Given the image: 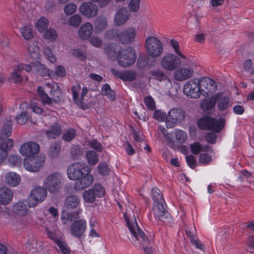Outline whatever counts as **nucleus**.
I'll use <instances>...</instances> for the list:
<instances>
[{
	"label": "nucleus",
	"mask_w": 254,
	"mask_h": 254,
	"mask_svg": "<svg viewBox=\"0 0 254 254\" xmlns=\"http://www.w3.org/2000/svg\"><path fill=\"white\" fill-rule=\"evenodd\" d=\"M67 174L70 180L76 181L74 189L77 191L88 188L93 182L94 178L89 173L88 166L82 162H76L70 164L67 169Z\"/></svg>",
	"instance_id": "nucleus-1"
},
{
	"label": "nucleus",
	"mask_w": 254,
	"mask_h": 254,
	"mask_svg": "<svg viewBox=\"0 0 254 254\" xmlns=\"http://www.w3.org/2000/svg\"><path fill=\"white\" fill-rule=\"evenodd\" d=\"M126 222L131 234L134 238L139 241L141 239V243L144 254H153V251L151 247V242L147 237L145 233L139 228L135 217L133 213L128 215L124 213Z\"/></svg>",
	"instance_id": "nucleus-2"
},
{
	"label": "nucleus",
	"mask_w": 254,
	"mask_h": 254,
	"mask_svg": "<svg viewBox=\"0 0 254 254\" xmlns=\"http://www.w3.org/2000/svg\"><path fill=\"white\" fill-rule=\"evenodd\" d=\"M32 68L36 70L39 75L44 77H50L51 75V73L53 72L39 62L33 63L32 65L20 64L17 65V68L11 73V77L14 82L19 83L21 82L22 80L23 71L30 72L32 70Z\"/></svg>",
	"instance_id": "nucleus-3"
},
{
	"label": "nucleus",
	"mask_w": 254,
	"mask_h": 254,
	"mask_svg": "<svg viewBox=\"0 0 254 254\" xmlns=\"http://www.w3.org/2000/svg\"><path fill=\"white\" fill-rule=\"evenodd\" d=\"M64 183V178L59 172H54L44 181V186L51 193H57L60 191Z\"/></svg>",
	"instance_id": "nucleus-4"
},
{
	"label": "nucleus",
	"mask_w": 254,
	"mask_h": 254,
	"mask_svg": "<svg viewBox=\"0 0 254 254\" xmlns=\"http://www.w3.org/2000/svg\"><path fill=\"white\" fill-rule=\"evenodd\" d=\"M224 119L216 120L209 117L202 118L197 122V125L201 129H209L219 132L224 127Z\"/></svg>",
	"instance_id": "nucleus-5"
},
{
	"label": "nucleus",
	"mask_w": 254,
	"mask_h": 254,
	"mask_svg": "<svg viewBox=\"0 0 254 254\" xmlns=\"http://www.w3.org/2000/svg\"><path fill=\"white\" fill-rule=\"evenodd\" d=\"M145 47L147 53L153 58L160 56L163 51L162 43L154 36H149L146 38Z\"/></svg>",
	"instance_id": "nucleus-6"
},
{
	"label": "nucleus",
	"mask_w": 254,
	"mask_h": 254,
	"mask_svg": "<svg viewBox=\"0 0 254 254\" xmlns=\"http://www.w3.org/2000/svg\"><path fill=\"white\" fill-rule=\"evenodd\" d=\"M134 50L131 47L122 49L118 52L117 60L120 65L126 67L132 64L135 61Z\"/></svg>",
	"instance_id": "nucleus-7"
},
{
	"label": "nucleus",
	"mask_w": 254,
	"mask_h": 254,
	"mask_svg": "<svg viewBox=\"0 0 254 254\" xmlns=\"http://www.w3.org/2000/svg\"><path fill=\"white\" fill-rule=\"evenodd\" d=\"M185 112L181 108H173L168 113L166 126L168 128L174 127L185 119Z\"/></svg>",
	"instance_id": "nucleus-8"
},
{
	"label": "nucleus",
	"mask_w": 254,
	"mask_h": 254,
	"mask_svg": "<svg viewBox=\"0 0 254 254\" xmlns=\"http://www.w3.org/2000/svg\"><path fill=\"white\" fill-rule=\"evenodd\" d=\"M162 67L168 71H174L182 65L180 59L173 54L167 53L160 61Z\"/></svg>",
	"instance_id": "nucleus-9"
},
{
	"label": "nucleus",
	"mask_w": 254,
	"mask_h": 254,
	"mask_svg": "<svg viewBox=\"0 0 254 254\" xmlns=\"http://www.w3.org/2000/svg\"><path fill=\"white\" fill-rule=\"evenodd\" d=\"M46 188L37 187L33 189L28 198V205L29 207H35L39 203L43 201L47 195Z\"/></svg>",
	"instance_id": "nucleus-10"
},
{
	"label": "nucleus",
	"mask_w": 254,
	"mask_h": 254,
	"mask_svg": "<svg viewBox=\"0 0 254 254\" xmlns=\"http://www.w3.org/2000/svg\"><path fill=\"white\" fill-rule=\"evenodd\" d=\"M198 79L189 80L185 83L183 88L184 94L191 98H198L201 94Z\"/></svg>",
	"instance_id": "nucleus-11"
},
{
	"label": "nucleus",
	"mask_w": 254,
	"mask_h": 254,
	"mask_svg": "<svg viewBox=\"0 0 254 254\" xmlns=\"http://www.w3.org/2000/svg\"><path fill=\"white\" fill-rule=\"evenodd\" d=\"M45 163V160L42 157H30L26 158L23 161V165L25 168L31 172H37L43 166Z\"/></svg>",
	"instance_id": "nucleus-12"
},
{
	"label": "nucleus",
	"mask_w": 254,
	"mask_h": 254,
	"mask_svg": "<svg viewBox=\"0 0 254 254\" xmlns=\"http://www.w3.org/2000/svg\"><path fill=\"white\" fill-rule=\"evenodd\" d=\"M198 81L201 94H211L216 90V83L213 80L203 77L198 79Z\"/></svg>",
	"instance_id": "nucleus-13"
},
{
	"label": "nucleus",
	"mask_w": 254,
	"mask_h": 254,
	"mask_svg": "<svg viewBox=\"0 0 254 254\" xmlns=\"http://www.w3.org/2000/svg\"><path fill=\"white\" fill-rule=\"evenodd\" d=\"M39 150V145L33 141H28L23 143L19 149L20 154L28 158L38 153Z\"/></svg>",
	"instance_id": "nucleus-14"
},
{
	"label": "nucleus",
	"mask_w": 254,
	"mask_h": 254,
	"mask_svg": "<svg viewBox=\"0 0 254 254\" xmlns=\"http://www.w3.org/2000/svg\"><path fill=\"white\" fill-rule=\"evenodd\" d=\"M136 30L133 27H128L120 30L119 42L122 44H129L135 41Z\"/></svg>",
	"instance_id": "nucleus-15"
},
{
	"label": "nucleus",
	"mask_w": 254,
	"mask_h": 254,
	"mask_svg": "<svg viewBox=\"0 0 254 254\" xmlns=\"http://www.w3.org/2000/svg\"><path fill=\"white\" fill-rule=\"evenodd\" d=\"M164 202H160L155 203L154 206V211L155 215L156 218H158L160 221L164 222H169L171 220V217L165 208L164 205Z\"/></svg>",
	"instance_id": "nucleus-16"
},
{
	"label": "nucleus",
	"mask_w": 254,
	"mask_h": 254,
	"mask_svg": "<svg viewBox=\"0 0 254 254\" xmlns=\"http://www.w3.org/2000/svg\"><path fill=\"white\" fill-rule=\"evenodd\" d=\"M86 225V221L83 219L75 220L70 227L71 234L76 238H81L84 234Z\"/></svg>",
	"instance_id": "nucleus-17"
},
{
	"label": "nucleus",
	"mask_w": 254,
	"mask_h": 254,
	"mask_svg": "<svg viewBox=\"0 0 254 254\" xmlns=\"http://www.w3.org/2000/svg\"><path fill=\"white\" fill-rule=\"evenodd\" d=\"M79 10L82 14L87 18L95 17L98 12L97 6L91 2L82 3L79 7Z\"/></svg>",
	"instance_id": "nucleus-18"
},
{
	"label": "nucleus",
	"mask_w": 254,
	"mask_h": 254,
	"mask_svg": "<svg viewBox=\"0 0 254 254\" xmlns=\"http://www.w3.org/2000/svg\"><path fill=\"white\" fill-rule=\"evenodd\" d=\"M130 13L127 8L122 7L116 13L114 17L116 26H123L130 17Z\"/></svg>",
	"instance_id": "nucleus-19"
},
{
	"label": "nucleus",
	"mask_w": 254,
	"mask_h": 254,
	"mask_svg": "<svg viewBox=\"0 0 254 254\" xmlns=\"http://www.w3.org/2000/svg\"><path fill=\"white\" fill-rule=\"evenodd\" d=\"M110 71L114 76L124 81H132L134 80L136 77V74L133 71H120L115 68H112Z\"/></svg>",
	"instance_id": "nucleus-20"
},
{
	"label": "nucleus",
	"mask_w": 254,
	"mask_h": 254,
	"mask_svg": "<svg viewBox=\"0 0 254 254\" xmlns=\"http://www.w3.org/2000/svg\"><path fill=\"white\" fill-rule=\"evenodd\" d=\"M80 86H78L77 88L75 86H72L71 88V93L73 95V101L78 105L80 108L85 109L84 107V103L83 102V99L84 97L87 94L88 92V89L87 87H83L81 93V99H79L78 98V89H80Z\"/></svg>",
	"instance_id": "nucleus-21"
},
{
	"label": "nucleus",
	"mask_w": 254,
	"mask_h": 254,
	"mask_svg": "<svg viewBox=\"0 0 254 254\" xmlns=\"http://www.w3.org/2000/svg\"><path fill=\"white\" fill-rule=\"evenodd\" d=\"M193 70L190 68H180L174 73V78L179 81L187 80L191 77Z\"/></svg>",
	"instance_id": "nucleus-22"
},
{
	"label": "nucleus",
	"mask_w": 254,
	"mask_h": 254,
	"mask_svg": "<svg viewBox=\"0 0 254 254\" xmlns=\"http://www.w3.org/2000/svg\"><path fill=\"white\" fill-rule=\"evenodd\" d=\"M214 98L215 102L217 103V107L220 111H225L229 107L230 100L228 97L222 96L221 93H218L215 95Z\"/></svg>",
	"instance_id": "nucleus-23"
},
{
	"label": "nucleus",
	"mask_w": 254,
	"mask_h": 254,
	"mask_svg": "<svg viewBox=\"0 0 254 254\" xmlns=\"http://www.w3.org/2000/svg\"><path fill=\"white\" fill-rule=\"evenodd\" d=\"M48 86L51 88L50 95L52 98L51 104L53 102L57 103L62 99V90L60 89L59 85L57 83H48Z\"/></svg>",
	"instance_id": "nucleus-24"
},
{
	"label": "nucleus",
	"mask_w": 254,
	"mask_h": 254,
	"mask_svg": "<svg viewBox=\"0 0 254 254\" xmlns=\"http://www.w3.org/2000/svg\"><path fill=\"white\" fill-rule=\"evenodd\" d=\"M12 198L13 193L9 189L6 187L0 188V204H9Z\"/></svg>",
	"instance_id": "nucleus-25"
},
{
	"label": "nucleus",
	"mask_w": 254,
	"mask_h": 254,
	"mask_svg": "<svg viewBox=\"0 0 254 254\" xmlns=\"http://www.w3.org/2000/svg\"><path fill=\"white\" fill-rule=\"evenodd\" d=\"M150 75L152 79L158 81H167L170 85L171 81L169 79L166 71L162 69H155L150 71Z\"/></svg>",
	"instance_id": "nucleus-26"
},
{
	"label": "nucleus",
	"mask_w": 254,
	"mask_h": 254,
	"mask_svg": "<svg viewBox=\"0 0 254 254\" xmlns=\"http://www.w3.org/2000/svg\"><path fill=\"white\" fill-rule=\"evenodd\" d=\"M62 133V127L57 123L51 124L46 130V136L50 138H56Z\"/></svg>",
	"instance_id": "nucleus-27"
},
{
	"label": "nucleus",
	"mask_w": 254,
	"mask_h": 254,
	"mask_svg": "<svg viewBox=\"0 0 254 254\" xmlns=\"http://www.w3.org/2000/svg\"><path fill=\"white\" fill-rule=\"evenodd\" d=\"M93 26L90 23L86 22L83 24L78 31L79 37L82 39H87L93 33Z\"/></svg>",
	"instance_id": "nucleus-28"
},
{
	"label": "nucleus",
	"mask_w": 254,
	"mask_h": 254,
	"mask_svg": "<svg viewBox=\"0 0 254 254\" xmlns=\"http://www.w3.org/2000/svg\"><path fill=\"white\" fill-rule=\"evenodd\" d=\"M6 183L11 187H15L18 185L21 181L20 176L13 172H8L5 176Z\"/></svg>",
	"instance_id": "nucleus-29"
},
{
	"label": "nucleus",
	"mask_w": 254,
	"mask_h": 254,
	"mask_svg": "<svg viewBox=\"0 0 254 254\" xmlns=\"http://www.w3.org/2000/svg\"><path fill=\"white\" fill-rule=\"evenodd\" d=\"M107 26L106 17L104 16H99L95 20L94 27L96 33L100 32L106 29Z\"/></svg>",
	"instance_id": "nucleus-30"
},
{
	"label": "nucleus",
	"mask_w": 254,
	"mask_h": 254,
	"mask_svg": "<svg viewBox=\"0 0 254 254\" xmlns=\"http://www.w3.org/2000/svg\"><path fill=\"white\" fill-rule=\"evenodd\" d=\"M79 198L75 195H69L65 200V205L68 208L74 209L79 205Z\"/></svg>",
	"instance_id": "nucleus-31"
},
{
	"label": "nucleus",
	"mask_w": 254,
	"mask_h": 254,
	"mask_svg": "<svg viewBox=\"0 0 254 254\" xmlns=\"http://www.w3.org/2000/svg\"><path fill=\"white\" fill-rule=\"evenodd\" d=\"M116 45L111 44L108 45L104 49V52L108 59L111 61L117 59Z\"/></svg>",
	"instance_id": "nucleus-32"
},
{
	"label": "nucleus",
	"mask_w": 254,
	"mask_h": 254,
	"mask_svg": "<svg viewBox=\"0 0 254 254\" xmlns=\"http://www.w3.org/2000/svg\"><path fill=\"white\" fill-rule=\"evenodd\" d=\"M28 50L31 58L33 60H38L40 57L39 47L34 43H30Z\"/></svg>",
	"instance_id": "nucleus-33"
},
{
	"label": "nucleus",
	"mask_w": 254,
	"mask_h": 254,
	"mask_svg": "<svg viewBox=\"0 0 254 254\" xmlns=\"http://www.w3.org/2000/svg\"><path fill=\"white\" fill-rule=\"evenodd\" d=\"M61 145L57 142L52 144L49 148L48 155L51 159L57 158L61 152Z\"/></svg>",
	"instance_id": "nucleus-34"
},
{
	"label": "nucleus",
	"mask_w": 254,
	"mask_h": 254,
	"mask_svg": "<svg viewBox=\"0 0 254 254\" xmlns=\"http://www.w3.org/2000/svg\"><path fill=\"white\" fill-rule=\"evenodd\" d=\"M101 94L108 97L112 101H114L116 99V94L115 92L112 90L110 86L108 84L103 85L101 89Z\"/></svg>",
	"instance_id": "nucleus-35"
},
{
	"label": "nucleus",
	"mask_w": 254,
	"mask_h": 254,
	"mask_svg": "<svg viewBox=\"0 0 254 254\" xmlns=\"http://www.w3.org/2000/svg\"><path fill=\"white\" fill-rule=\"evenodd\" d=\"M82 196L85 202L91 203L95 200L97 196L94 190L89 189L83 192Z\"/></svg>",
	"instance_id": "nucleus-36"
},
{
	"label": "nucleus",
	"mask_w": 254,
	"mask_h": 254,
	"mask_svg": "<svg viewBox=\"0 0 254 254\" xmlns=\"http://www.w3.org/2000/svg\"><path fill=\"white\" fill-rule=\"evenodd\" d=\"M37 93L40 98L42 102L44 104L51 105V98L48 96L47 94L45 91L44 88L42 86H39L37 88Z\"/></svg>",
	"instance_id": "nucleus-37"
},
{
	"label": "nucleus",
	"mask_w": 254,
	"mask_h": 254,
	"mask_svg": "<svg viewBox=\"0 0 254 254\" xmlns=\"http://www.w3.org/2000/svg\"><path fill=\"white\" fill-rule=\"evenodd\" d=\"M13 211L20 215H25L27 211V209L26 204L21 201L16 203L13 206Z\"/></svg>",
	"instance_id": "nucleus-38"
},
{
	"label": "nucleus",
	"mask_w": 254,
	"mask_h": 254,
	"mask_svg": "<svg viewBox=\"0 0 254 254\" xmlns=\"http://www.w3.org/2000/svg\"><path fill=\"white\" fill-rule=\"evenodd\" d=\"M88 163L91 165H95L98 161V156L93 150H88L86 153Z\"/></svg>",
	"instance_id": "nucleus-39"
},
{
	"label": "nucleus",
	"mask_w": 254,
	"mask_h": 254,
	"mask_svg": "<svg viewBox=\"0 0 254 254\" xmlns=\"http://www.w3.org/2000/svg\"><path fill=\"white\" fill-rule=\"evenodd\" d=\"M120 30L117 29H112L107 31L105 37L108 39L116 40L119 42Z\"/></svg>",
	"instance_id": "nucleus-40"
},
{
	"label": "nucleus",
	"mask_w": 254,
	"mask_h": 254,
	"mask_svg": "<svg viewBox=\"0 0 254 254\" xmlns=\"http://www.w3.org/2000/svg\"><path fill=\"white\" fill-rule=\"evenodd\" d=\"M176 140L180 143H183L188 139L187 133L182 130L175 129L174 132Z\"/></svg>",
	"instance_id": "nucleus-41"
},
{
	"label": "nucleus",
	"mask_w": 254,
	"mask_h": 254,
	"mask_svg": "<svg viewBox=\"0 0 254 254\" xmlns=\"http://www.w3.org/2000/svg\"><path fill=\"white\" fill-rule=\"evenodd\" d=\"M12 130V125L10 122H7L4 125L1 129L0 133V138H7L11 135Z\"/></svg>",
	"instance_id": "nucleus-42"
},
{
	"label": "nucleus",
	"mask_w": 254,
	"mask_h": 254,
	"mask_svg": "<svg viewBox=\"0 0 254 254\" xmlns=\"http://www.w3.org/2000/svg\"><path fill=\"white\" fill-rule=\"evenodd\" d=\"M13 140L10 138H6L3 140L0 144V149L6 152L7 155L8 152L13 145Z\"/></svg>",
	"instance_id": "nucleus-43"
},
{
	"label": "nucleus",
	"mask_w": 254,
	"mask_h": 254,
	"mask_svg": "<svg viewBox=\"0 0 254 254\" xmlns=\"http://www.w3.org/2000/svg\"><path fill=\"white\" fill-rule=\"evenodd\" d=\"M20 32L25 40L30 39L33 38L32 29L30 25L22 27L20 29Z\"/></svg>",
	"instance_id": "nucleus-44"
},
{
	"label": "nucleus",
	"mask_w": 254,
	"mask_h": 254,
	"mask_svg": "<svg viewBox=\"0 0 254 254\" xmlns=\"http://www.w3.org/2000/svg\"><path fill=\"white\" fill-rule=\"evenodd\" d=\"M48 24V19L46 17H42L37 22V29L39 32H43L47 29Z\"/></svg>",
	"instance_id": "nucleus-45"
},
{
	"label": "nucleus",
	"mask_w": 254,
	"mask_h": 254,
	"mask_svg": "<svg viewBox=\"0 0 254 254\" xmlns=\"http://www.w3.org/2000/svg\"><path fill=\"white\" fill-rule=\"evenodd\" d=\"M76 135V130L73 128H69L64 132L62 138L65 141H71Z\"/></svg>",
	"instance_id": "nucleus-46"
},
{
	"label": "nucleus",
	"mask_w": 254,
	"mask_h": 254,
	"mask_svg": "<svg viewBox=\"0 0 254 254\" xmlns=\"http://www.w3.org/2000/svg\"><path fill=\"white\" fill-rule=\"evenodd\" d=\"M81 21V16L79 14H74L69 18L67 23L70 26L76 27L80 24Z\"/></svg>",
	"instance_id": "nucleus-47"
},
{
	"label": "nucleus",
	"mask_w": 254,
	"mask_h": 254,
	"mask_svg": "<svg viewBox=\"0 0 254 254\" xmlns=\"http://www.w3.org/2000/svg\"><path fill=\"white\" fill-rule=\"evenodd\" d=\"M81 212V210L79 209L77 211L68 213L67 214V218H65V217H62L63 222L64 224H66V221H69L71 222L76 219H78L79 217V214Z\"/></svg>",
	"instance_id": "nucleus-48"
},
{
	"label": "nucleus",
	"mask_w": 254,
	"mask_h": 254,
	"mask_svg": "<svg viewBox=\"0 0 254 254\" xmlns=\"http://www.w3.org/2000/svg\"><path fill=\"white\" fill-rule=\"evenodd\" d=\"M152 197L155 203L164 202L162 194L161 193L159 190L156 188H154L152 189Z\"/></svg>",
	"instance_id": "nucleus-49"
},
{
	"label": "nucleus",
	"mask_w": 254,
	"mask_h": 254,
	"mask_svg": "<svg viewBox=\"0 0 254 254\" xmlns=\"http://www.w3.org/2000/svg\"><path fill=\"white\" fill-rule=\"evenodd\" d=\"M56 244L63 254H70L71 251L65 242L61 240H57Z\"/></svg>",
	"instance_id": "nucleus-50"
},
{
	"label": "nucleus",
	"mask_w": 254,
	"mask_h": 254,
	"mask_svg": "<svg viewBox=\"0 0 254 254\" xmlns=\"http://www.w3.org/2000/svg\"><path fill=\"white\" fill-rule=\"evenodd\" d=\"M8 160L9 163L12 166H19L22 163V158L18 155L10 154Z\"/></svg>",
	"instance_id": "nucleus-51"
},
{
	"label": "nucleus",
	"mask_w": 254,
	"mask_h": 254,
	"mask_svg": "<svg viewBox=\"0 0 254 254\" xmlns=\"http://www.w3.org/2000/svg\"><path fill=\"white\" fill-rule=\"evenodd\" d=\"M151 65L148 63L147 58L145 56H140L138 58L137 66L140 69H144L146 67H149Z\"/></svg>",
	"instance_id": "nucleus-52"
},
{
	"label": "nucleus",
	"mask_w": 254,
	"mask_h": 254,
	"mask_svg": "<svg viewBox=\"0 0 254 254\" xmlns=\"http://www.w3.org/2000/svg\"><path fill=\"white\" fill-rule=\"evenodd\" d=\"M70 153L74 160L77 159L81 154V150L79 146L73 145L70 149Z\"/></svg>",
	"instance_id": "nucleus-53"
},
{
	"label": "nucleus",
	"mask_w": 254,
	"mask_h": 254,
	"mask_svg": "<svg viewBox=\"0 0 254 254\" xmlns=\"http://www.w3.org/2000/svg\"><path fill=\"white\" fill-rule=\"evenodd\" d=\"M215 104V98L214 99L204 100L201 104V106L204 110H208L213 108Z\"/></svg>",
	"instance_id": "nucleus-54"
},
{
	"label": "nucleus",
	"mask_w": 254,
	"mask_h": 254,
	"mask_svg": "<svg viewBox=\"0 0 254 254\" xmlns=\"http://www.w3.org/2000/svg\"><path fill=\"white\" fill-rule=\"evenodd\" d=\"M99 173L103 176L107 175L110 171L107 164L103 163L99 164L97 166Z\"/></svg>",
	"instance_id": "nucleus-55"
},
{
	"label": "nucleus",
	"mask_w": 254,
	"mask_h": 254,
	"mask_svg": "<svg viewBox=\"0 0 254 254\" xmlns=\"http://www.w3.org/2000/svg\"><path fill=\"white\" fill-rule=\"evenodd\" d=\"M28 115L25 112H22L19 115L17 116L16 117L17 123L20 125L25 124L28 121Z\"/></svg>",
	"instance_id": "nucleus-56"
},
{
	"label": "nucleus",
	"mask_w": 254,
	"mask_h": 254,
	"mask_svg": "<svg viewBox=\"0 0 254 254\" xmlns=\"http://www.w3.org/2000/svg\"><path fill=\"white\" fill-rule=\"evenodd\" d=\"M57 36L56 30L53 28H50L44 33V37L46 39H50L52 41L55 40Z\"/></svg>",
	"instance_id": "nucleus-57"
},
{
	"label": "nucleus",
	"mask_w": 254,
	"mask_h": 254,
	"mask_svg": "<svg viewBox=\"0 0 254 254\" xmlns=\"http://www.w3.org/2000/svg\"><path fill=\"white\" fill-rule=\"evenodd\" d=\"M170 43L171 46L174 49L175 53L182 58L185 59L186 57L181 53L180 50L179 43L178 42V41L174 39H172L171 40Z\"/></svg>",
	"instance_id": "nucleus-58"
},
{
	"label": "nucleus",
	"mask_w": 254,
	"mask_h": 254,
	"mask_svg": "<svg viewBox=\"0 0 254 254\" xmlns=\"http://www.w3.org/2000/svg\"><path fill=\"white\" fill-rule=\"evenodd\" d=\"M153 117L156 120L162 122L165 120H167V115L165 112L156 110L154 113Z\"/></svg>",
	"instance_id": "nucleus-59"
},
{
	"label": "nucleus",
	"mask_w": 254,
	"mask_h": 254,
	"mask_svg": "<svg viewBox=\"0 0 254 254\" xmlns=\"http://www.w3.org/2000/svg\"><path fill=\"white\" fill-rule=\"evenodd\" d=\"M144 103L146 106L150 110H153L155 108L154 101L151 96L145 97L144 99Z\"/></svg>",
	"instance_id": "nucleus-60"
},
{
	"label": "nucleus",
	"mask_w": 254,
	"mask_h": 254,
	"mask_svg": "<svg viewBox=\"0 0 254 254\" xmlns=\"http://www.w3.org/2000/svg\"><path fill=\"white\" fill-rule=\"evenodd\" d=\"M140 0H131L128 4V7L130 11L136 12L139 9Z\"/></svg>",
	"instance_id": "nucleus-61"
},
{
	"label": "nucleus",
	"mask_w": 254,
	"mask_h": 254,
	"mask_svg": "<svg viewBox=\"0 0 254 254\" xmlns=\"http://www.w3.org/2000/svg\"><path fill=\"white\" fill-rule=\"evenodd\" d=\"M77 8L76 5L73 3H68L64 8V12L67 15H71L74 13Z\"/></svg>",
	"instance_id": "nucleus-62"
},
{
	"label": "nucleus",
	"mask_w": 254,
	"mask_h": 254,
	"mask_svg": "<svg viewBox=\"0 0 254 254\" xmlns=\"http://www.w3.org/2000/svg\"><path fill=\"white\" fill-rule=\"evenodd\" d=\"M92 189L95 190L97 197H100L103 196L105 192L104 188L100 184L95 185Z\"/></svg>",
	"instance_id": "nucleus-63"
},
{
	"label": "nucleus",
	"mask_w": 254,
	"mask_h": 254,
	"mask_svg": "<svg viewBox=\"0 0 254 254\" xmlns=\"http://www.w3.org/2000/svg\"><path fill=\"white\" fill-rule=\"evenodd\" d=\"M89 144L91 147L95 149L96 151L102 152L103 150V147L102 145L96 139H92L90 140Z\"/></svg>",
	"instance_id": "nucleus-64"
}]
</instances>
